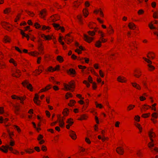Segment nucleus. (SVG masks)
<instances>
[{"label": "nucleus", "mask_w": 158, "mask_h": 158, "mask_svg": "<svg viewBox=\"0 0 158 158\" xmlns=\"http://www.w3.org/2000/svg\"><path fill=\"white\" fill-rule=\"evenodd\" d=\"M148 135L150 138L151 142L149 143L148 144L149 147L150 148L151 151L153 152L155 151L156 152H158V148L155 147L154 148H152V147H154V144L152 143L153 142V139H152V137H154L156 136L155 134L152 131H149L148 132Z\"/></svg>", "instance_id": "nucleus-1"}, {"label": "nucleus", "mask_w": 158, "mask_h": 158, "mask_svg": "<svg viewBox=\"0 0 158 158\" xmlns=\"http://www.w3.org/2000/svg\"><path fill=\"white\" fill-rule=\"evenodd\" d=\"M64 88L66 90H71V91H73V90L71 89L74 88V84L73 82H70L69 83V85L64 84Z\"/></svg>", "instance_id": "nucleus-2"}, {"label": "nucleus", "mask_w": 158, "mask_h": 158, "mask_svg": "<svg viewBox=\"0 0 158 158\" xmlns=\"http://www.w3.org/2000/svg\"><path fill=\"white\" fill-rule=\"evenodd\" d=\"M2 148H0V150L5 153H7L8 149L11 151H12L13 150V148L7 145L5 146L3 145L2 146Z\"/></svg>", "instance_id": "nucleus-3"}, {"label": "nucleus", "mask_w": 158, "mask_h": 158, "mask_svg": "<svg viewBox=\"0 0 158 158\" xmlns=\"http://www.w3.org/2000/svg\"><path fill=\"white\" fill-rule=\"evenodd\" d=\"M22 84L24 87H26L27 88L30 89L31 91L32 90V85L27 81L26 80L22 82Z\"/></svg>", "instance_id": "nucleus-4"}, {"label": "nucleus", "mask_w": 158, "mask_h": 158, "mask_svg": "<svg viewBox=\"0 0 158 158\" xmlns=\"http://www.w3.org/2000/svg\"><path fill=\"white\" fill-rule=\"evenodd\" d=\"M1 24L3 27L5 28L6 29L9 31H11L12 30V28L10 26H8L9 23L5 22H3L1 23Z\"/></svg>", "instance_id": "nucleus-5"}, {"label": "nucleus", "mask_w": 158, "mask_h": 158, "mask_svg": "<svg viewBox=\"0 0 158 158\" xmlns=\"http://www.w3.org/2000/svg\"><path fill=\"white\" fill-rule=\"evenodd\" d=\"M34 26L36 28H41L42 30H45L49 29L50 28L49 27H46L45 26H43L42 27L38 23H35Z\"/></svg>", "instance_id": "nucleus-6"}, {"label": "nucleus", "mask_w": 158, "mask_h": 158, "mask_svg": "<svg viewBox=\"0 0 158 158\" xmlns=\"http://www.w3.org/2000/svg\"><path fill=\"white\" fill-rule=\"evenodd\" d=\"M143 58L146 61L147 63H149V64L148 65V66L150 68V70H153L155 69V67L151 65V64H152V62L150 61L148 59L144 57H143Z\"/></svg>", "instance_id": "nucleus-7"}, {"label": "nucleus", "mask_w": 158, "mask_h": 158, "mask_svg": "<svg viewBox=\"0 0 158 158\" xmlns=\"http://www.w3.org/2000/svg\"><path fill=\"white\" fill-rule=\"evenodd\" d=\"M52 25L57 30L60 29L62 32H64V27H60L59 24L54 23Z\"/></svg>", "instance_id": "nucleus-8"}, {"label": "nucleus", "mask_w": 158, "mask_h": 158, "mask_svg": "<svg viewBox=\"0 0 158 158\" xmlns=\"http://www.w3.org/2000/svg\"><path fill=\"white\" fill-rule=\"evenodd\" d=\"M70 36L69 34H67L65 38L64 39L65 41H66L67 42V43L68 44H69V43H71L73 40L72 39H71L70 38Z\"/></svg>", "instance_id": "nucleus-9"}, {"label": "nucleus", "mask_w": 158, "mask_h": 158, "mask_svg": "<svg viewBox=\"0 0 158 158\" xmlns=\"http://www.w3.org/2000/svg\"><path fill=\"white\" fill-rule=\"evenodd\" d=\"M84 38L85 40L89 43L91 42L93 40V38L90 37L86 35H84Z\"/></svg>", "instance_id": "nucleus-10"}, {"label": "nucleus", "mask_w": 158, "mask_h": 158, "mask_svg": "<svg viewBox=\"0 0 158 158\" xmlns=\"http://www.w3.org/2000/svg\"><path fill=\"white\" fill-rule=\"evenodd\" d=\"M39 96L37 94H35V96L34 98V102L37 105H39V102H40V101L39 100Z\"/></svg>", "instance_id": "nucleus-11"}, {"label": "nucleus", "mask_w": 158, "mask_h": 158, "mask_svg": "<svg viewBox=\"0 0 158 158\" xmlns=\"http://www.w3.org/2000/svg\"><path fill=\"white\" fill-rule=\"evenodd\" d=\"M116 152L118 154L122 155L123 154L124 151L123 149L120 147H118L117 148Z\"/></svg>", "instance_id": "nucleus-12"}, {"label": "nucleus", "mask_w": 158, "mask_h": 158, "mask_svg": "<svg viewBox=\"0 0 158 158\" xmlns=\"http://www.w3.org/2000/svg\"><path fill=\"white\" fill-rule=\"evenodd\" d=\"M70 136L73 139H76V136L75 133L73 131H71L70 132Z\"/></svg>", "instance_id": "nucleus-13"}, {"label": "nucleus", "mask_w": 158, "mask_h": 158, "mask_svg": "<svg viewBox=\"0 0 158 158\" xmlns=\"http://www.w3.org/2000/svg\"><path fill=\"white\" fill-rule=\"evenodd\" d=\"M46 11L44 9L43 10L41 11H40V15L42 18H44L46 15Z\"/></svg>", "instance_id": "nucleus-14"}, {"label": "nucleus", "mask_w": 158, "mask_h": 158, "mask_svg": "<svg viewBox=\"0 0 158 158\" xmlns=\"http://www.w3.org/2000/svg\"><path fill=\"white\" fill-rule=\"evenodd\" d=\"M118 81L121 82H124L126 81V80L125 79V78L121 76H119L117 78Z\"/></svg>", "instance_id": "nucleus-15"}, {"label": "nucleus", "mask_w": 158, "mask_h": 158, "mask_svg": "<svg viewBox=\"0 0 158 158\" xmlns=\"http://www.w3.org/2000/svg\"><path fill=\"white\" fill-rule=\"evenodd\" d=\"M14 106L15 108L14 110V111L15 113L16 114H19V109L18 108V107L17 106L14 105Z\"/></svg>", "instance_id": "nucleus-16"}, {"label": "nucleus", "mask_w": 158, "mask_h": 158, "mask_svg": "<svg viewBox=\"0 0 158 158\" xmlns=\"http://www.w3.org/2000/svg\"><path fill=\"white\" fill-rule=\"evenodd\" d=\"M129 28L130 29H134V28H135V25L133 23H129L128 25Z\"/></svg>", "instance_id": "nucleus-17"}, {"label": "nucleus", "mask_w": 158, "mask_h": 158, "mask_svg": "<svg viewBox=\"0 0 158 158\" xmlns=\"http://www.w3.org/2000/svg\"><path fill=\"white\" fill-rule=\"evenodd\" d=\"M131 84L134 87H135L136 88L138 89H140V87L139 85L138 84H137L136 83H131Z\"/></svg>", "instance_id": "nucleus-18"}, {"label": "nucleus", "mask_w": 158, "mask_h": 158, "mask_svg": "<svg viewBox=\"0 0 158 158\" xmlns=\"http://www.w3.org/2000/svg\"><path fill=\"white\" fill-rule=\"evenodd\" d=\"M51 87L50 85H48L47 86H46L44 89H43L40 90V92H41L43 91H44L46 90H47L51 88Z\"/></svg>", "instance_id": "nucleus-19"}, {"label": "nucleus", "mask_w": 158, "mask_h": 158, "mask_svg": "<svg viewBox=\"0 0 158 158\" xmlns=\"http://www.w3.org/2000/svg\"><path fill=\"white\" fill-rule=\"evenodd\" d=\"M68 73L70 74L73 75L75 74L76 72L75 70L74 69H70Z\"/></svg>", "instance_id": "nucleus-20"}, {"label": "nucleus", "mask_w": 158, "mask_h": 158, "mask_svg": "<svg viewBox=\"0 0 158 158\" xmlns=\"http://www.w3.org/2000/svg\"><path fill=\"white\" fill-rule=\"evenodd\" d=\"M42 37L46 39L47 40L52 39V37L51 36H50V35L46 36L45 35H42Z\"/></svg>", "instance_id": "nucleus-21"}, {"label": "nucleus", "mask_w": 158, "mask_h": 158, "mask_svg": "<svg viewBox=\"0 0 158 158\" xmlns=\"http://www.w3.org/2000/svg\"><path fill=\"white\" fill-rule=\"evenodd\" d=\"M99 33L101 34V35L102 36V38H101L102 42L104 43L105 42H106L105 40L103 38V33H102V32L100 31H99Z\"/></svg>", "instance_id": "nucleus-22"}, {"label": "nucleus", "mask_w": 158, "mask_h": 158, "mask_svg": "<svg viewBox=\"0 0 158 158\" xmlns=\"http://www.w3.org/2000/svg\"><path fill=\"white\" fill-rule=\"evenodd\" d=\"M57 60L60 62H62L63 61V57L61 56H58L57 57Z\"/></svg>", "instance_id": "nucleus-23"}, {"label": "nucleus", "mask_w": 158, "mask_h": 158, "mask_svg": "<svg viewBox=\"0 0 158 158\" xmlns=\"http://www.w3.org/2000/svg\"><path fill=\"white\" fill-rule=\"evenodd\" d=\"M83 12L84 16L85 17H86L88 15V13H87V12H88V10L86 9H84Z\"/></svg>", "instance_id": "nucleus-24"}, {"label": "nucleus", "mask_w": 158, "mask_h": 158, "mask_svg": "<svg viewBox=\"0 0 158 158\" xmlns=\"http://www.w3.org/2000/svg\"><path fill=\"white\" fill-rule=\"evenodd\" d=\"M69 111V110L68 109L66 108L64 110L63 114L65 116L67 115L68 114V112Z\"/></svg>", "instance_id": "nucleus-25"}, {"label": "nucleus", "mask_w": 158, "mask_h": 158, "mask_svg": "<svg viewBox=\"0 0 158 158\" xmlns=\"http://www.w3.org/2000/svg\"><path fill=\"white\" fill-rule=\"evenodd\" d=\"M59 122L60 123V126L61 127H63L64 125V123L63 122L62 120L60 119L59 120Z\"/></svg>", "instance_id": "nucleus-26"}, {"label": "nucleus", "mask_w": 158, "mask_h": 158, "mask_svg": "<svg viewBox=\"0 0 158 158\" xmlns=\"http://www.w3.org/2000/svg\"><path fill=\"white\" fill-rule=\"evenodd\" d=\"M101 42L99 40L97 41L95 44L96 46L97 47H100L101 46Z\"/></svg>", "instance_id": "nucleus-27"}, {"label": "nucleus", "mask_w": 158, "mask_h": 158, "mask_svg": "<svg viewBox=\"0 0 158 158\" xmlns=\"http://www.w3.org/2000/svg\"><path fill=\"white\" fill-rule=\"evenodd\" d=\"M88 33L89 35L91 36H93L95 34L94 31H89L88 32Z\"/></svg>", "instance_id": "nucleus-28"}, {"label": "nucleus", "mask_w": 158, "mask_h": 158, "mask_svg": "<svg viewBox=\"0 0 158 158\" xmlns=\"http://www.w3.org/2000/svg\"><path fill=\"white\" fill-rule=\"evenodd\" d=\"M99 12H100V15H101V16L102 17H103V14L101 10H95L94 11V13H97Z\"/></svg>", "instance_id": "nucleus-29"}, {"label": "nucleus", "mask_w": 158, "mask_h": 158, "mask_svg": "<svg viewBox=\"0 0 158 158\" xmlns=\"http://www.w3.org/2000/svg\"><path fill=\"white\" fill-rule=\"evenodd\" d=\"M152 115V117L156 118L158 117V114L156 113H153Z\"/></svg>", "instance_id": "nucleus-30"}, {"label": "nucleus", "mask_w": 158, "mask_h": 158, "mask_svg": "<svg viewBox=\"0 0 158 158\" xmlns=\"http://www.w3.org/2000/svg\"><path fill=\"white\" fill-rule=\"evenodd\" d=\"M56 69H54V68H53L52 67H50L48 69V71H50V72L54 71L56 70Z\"/></svg>", "instance_id": "nucleus-31"}, {"label": "nucleus", "mask_w": 158, "mask_h": 158, "mask_svg": "<svg viewBox=\"0 0 158 158\" xmlns=\"http://www.w3.org/2000/svg\"><path fill=\"white\" fill-rule=\"evenodd\" d=\"M5 40L6 42H10V38L7 36H5Z\"/></svg>", "instance_id": "nucleus-32"}, {"label": "nucleus", "mask_w": 158, "mask_h": 158, "mask_svg": "<svg viewBox=\"0 0 158 158\" xmlns=\"http://www.w3.org/2000/svg\"><path fill=\"white\" fill-rule=\"evenodd\" d=\"M75 102V101L73 100H71L70 101V103L69 104V106H72L73 104Z\"/></svg>", "instance_id": "nucleus-33"}, {"label": "nucleus", "mask_w": 158, "mask_h": 158, "mask_svg": "<svg viewBox=\"0 0 158 158\" xmlns=\"http://www.w3.org/2000/svg\"><path fill=\"white\" fill-rule=\"evenodd\" d=\"M150 114L149 113L148 114H142V116L144 118H147L149 116Z\"/></svg>", "instance_id": "nucleus-34"}, {"label": "nucleus", "mask_w": 158, "mask_h": 158, "mask_svg": "<svg viewBox=\"0 0 158 158\" xmlns=\"http://www.w3.org/2000/svg\"><path fill=\"white\" fill-rule=\"evenodd\" d=\"M153 17L154 18H158V12H155L154 13Z\"/></svg>", "instance_id": "nucleus-35"}, {"label": "nucleus", "mask_w": 158, "mask_h": 158, "mask_svg": "<svg viewBox=\"0 0 158 158\" xmlns=\"http://www.w3.org/2000/svg\"><path fill=\"white\" fill-rule=\"evenodd\" d=\"M68 96H69V97H72V94L70 93H67L66 94V96H65L66 98L67 99H68L69 98V97Z\"/></svg>", "instance_id": "nucleus-36"}, {"label": "nucleus", "mask_w": 158, "mask_h": 158, "mask_svg": "<svg viewBox=\"0 0 158 158\" xmlns=\"http://www.w3.org/2000/svg\"><path fill=\"white\" fill-rule=\"evenodd\" d=\"M77 19H78V20H79V23L81 24H82V19H81V16H77Z\"/></svg>", "instance_id": "nucleus-37"}, {"label": "nucleus", "mask_w": 158, "mask_h": 158, "mask_svg": "<svg viewBox=\"0 0 158 158\" xmlns=\"http://www.w3.org/2000/svg\"><path fill=\"white\" fill-rule=\"evenodd\" d=\"M30 150H25V151L27 153H31L34 152V151L31 149H29Z\"/></svg>", "instance_id": "nucleus-38"}, {"label": "nucleus", "mask_w": 158, "mask_h": 158, "mask_svg": "<svg viewBox=\"0 0 158 158\" xmlns=\"http://www.w3.org/2000/svg\"><path fill=\"white\" fill-rule=\"evenodd\" d=\"M10 11V10L9 8H7L5 10H4V12L5 14L9 13Z\"/></svg>", "instance_id": "nucleus-39"}, {"label": "nucleus", "mask_w": 158, "mask_h": 158, "mask_svg": "<svg viewBox=\"0 0 158 158\" xmlns=\"http://www.w3.org/2000/svg\"><path fill=\"white\" fill-rule=\"evenodd\" d=\"M135 106L133 105H129V106L128 107V110H130L131 109H132L134 107H135Z\"/></svg>", "instance_id": "nucleus-40"}, {"label": "nucleus", "mask_w": 158, "mask_h": 158, "mask_svg": "<svg viewBox=\"0 0 158 158\" xmlns=\"http://www.w3.org/2000/svg\"><path fill=\"white\" fill-rule=\"evenodd\" d=\"M96 106L97 107H99L100 108H101L102 107V106L101 104H98L97 102H96Z\"/></svg>", "instance_id": "nucleus-41"}, {"label": "nucleus", "mask_w": 158, "mask_h": 158, "mask_svg": "<svg viewBox=\"0 0 158 158\" xmlns=\"http://www.w3.org/2000/svg\"><path fill=\"white\" fill-rule=\"evenodd\" d=\"M135 119L136 121L139 122L140 120V117L138 115L136 116Z\"/></svg>", "instance_id": "nucleus-42"}, {"label": "nucleus", "mask_w": 158, "mask_h": 158, "mask_svg": "<svg viewBox=\"0 0 158 158\" xmlns=\"http://www.w3.org/2000/svg\"><path fill=\"white\" fill-rule=\"evenodd\" d=\"M67 123L70 125H72L73 123V122L72 121L70 118L68 120Z\"/></svg>", "instance_id": "nucleus-43"}, {"label": "nucleus", "mask_w": 158, "mask_h": 158, "mask_svg": "<svg viewBox=\"0 0 158 158\" xmlns=\"http://www.w3.org/2000/svg\"><path fill=\"white\" fill-rule=\"evenodd\" d=\"M136 126L139 130H142V128L140 127V125L138 123H136L135 124Z\"/></svg>", "instance_id": "nucleus-44"}, {"label": "nucleus", "mask_w": 158, "mask_h": 158, "mask_svg": "<svg viewBox=\"0 0 158 158\" xmlns=\"http://www.w3.org/2000/svg\"><path fill=\"white\" fill-rule=\"evenodd\" d=\"M10 63H13L15 66H16V64L15 63V61L13 59H11L10 60Z\"/></svg>", "instance_id": "nucleus-45"}, {"label": "nucleus", "mask_w": 158, "mask_h": 158, "mask_svg": "<svg viewBox=\"0 0 158 158\" xmlns=\"http://www.w3.org/2000/svg\"><path fill=\"white\" fill-rule=\"evenodd\" d=\"M43 136L41 135H39L37 139L39 141H40L43 138Z\"/></svg>", "instance_id": "nucleus-46"}, {"label": "nucleus", "mask_w": 158, "mask_h": 158, "mask_svg": "<svg viewBox=\"0 0 158 158\" xmlns=\"http://www.w3.org/2000/svg\"><path fill=\"white\" fill-rule=\"evenodd\" d=\"M61 38H62V37L61 36L60 37L59 39V42L62 45H64V42L61 41Z\"/></svg>", "instance_id": "nucleus-47"}, {"label": "nucleus", "mask_w": 158, "mask_h": 158, "mask_svg": "<svg viewBox=\"0 0 158 158\" xmlns=\"http://www.w3.org/2000/svg\"><path fill=\"white\" fill-rule=\"evenodd\" d=\"M15 128L16 129L18 132L20 131V128L17 126H14Z\"/></svg>", "instance_id": "nucleus-48"}, {"label": "nucleus", "mask_w": 158, "mask_h": 158, "mask_svg": "<svg viewBox=\"0 0 158 158\" xmlns=\"http://www.w3.org/2000/svg\"><path fill=\"white\" fill-rule=\"evenodd\" d=\"M149 27L151 29H156V28L155 27H153V25L152 24H151V25L149 24Z\"/></svg>", "instance_id": "nucleus-49"}, {"label": "nucleus", "mask_w": 158, "mask_h": 158, "mask_svg": "<svg viewBox=\"0 0 158 158\" xmlns=\"http://www.w3.org/2000/svg\"><path fill=\"white\" fill-rule=\"evenodd\" d=\"M88 81L91 83H93L92 81V77H91L90 76H89L88 78Z\"/></svg>", "instance_id": "nucleus-50"}, {"label": "nucleus", "mask_w": 158, "mask_h": 158, "mask_svg": "<svg viewBox=\"0 0 158 158\" xmlns=\"http://www.w3.org/2000/svg\"><path fill=\"white\" fill-rule=\"evenodd\" d=\"M78 67L80 69H85L86 68V67L85 66H83L81 65H79Z\"/></svg>", "instance_id": "nucleus-51"}, {"label": "nucleus", "mask_w": 158, "mask_h": 158, "mask_svg": "<svg viewBox=\"0 0 158 158\" xmlns=\"http://www.w3.org/2000/svg\"><path fill=\"white\" fill-rule=\"evenodd\" d=\"M27 12L29 15H30L31 16H33L34 15V13L32 12L28 11H27Z\"/></svg>", "instance_id": "nucleus-52"}, {"label": "nucleus", "mask_w": 158, "mask_h": 158, "mask_svg": "<svg viewBox=\"0 0 158 158\" xmlns=\"http://www.w3.org/2000/svg\"><path fill=\"white\" fill-rule=\"evenodd\" d=\"M15 144L14 142L11 140L10 143V145L11 146H13Z\"/></svg>", "instance_id": "nucleus-53"}, {"label": "nucleus", "mask_w": 158, "mask_h": 158, "mask_svg": "<svg viewBox=\"0 0 158 158\" xmlns=\"http://www.w3.org/2000/svg\"><path fill=\"white\" fill-rule=\"evenodd\" d=\"M15 49L17 50L18 52H19L20 53H22V51L18 47H15Z\"/></svg>", "instance_id": "nucleus-54"}, {"label": "nucleus", "mask_w": 158, "mask_h": 158, "mask_svg": "<svg viewBox=\"0 0 158 158\" xmlns=\"http://www.w3.org/2000/svg\"><path fill=\"white\" fill-rule=\"evenodd\" d=\"M41 149L43 151H45L46 150V148L45 146L42 145V146Z\"/></svg>", "instance_id": "nucleus-55"}, {"label": "nucleus", "mask_w": 158, "mask_h": 158, "mask_svg": "<svg viewBox=\"0 0 158 158\" xmlns=\"http://www.w3.org/2000/svg\"><path fill=\"white\" fill-rule=\"evenodd\" d=\"M98 138L99 139H102V140L104 141V140H105L106 139V138L105 137H104L103 138H102V139L101 138V137L100 136V135H99L98 136Z\"/></svg>", "instance_id": "nucleus-56"}, {"label": "nucleus", "mask_w": 158, "mask_h": 158, "mask_svg": "<svg viewBox=\"0 0 158 158\" xmlns=\"http://www.w3.org/2000/svg\"><path fill=\"white\" fill-rule=\"evenodd\" d=\"M4 112L3 108L2 107H0V114H2Z\"/></svg>", "instance_id": "nucleus-57"}, {"label": "nucleus", "mask_w": 158, "mask_h": 158, "mask_svg": "<svg viewBox=\"0 0 158 158\" xmlns=\"http://www.w3.org/2000/svg\"><path fill=\"white\" fill-rule=\"evenodd\" d=\"M17 99L20 100H23L25 99V98L24 97H17Z\"/></svg>", "instance_id": "nucleus-58"}, {"label": "nucleus", "mask_w": 158, "mask_h": 158, "mask_svg": "<svg viewBox=\"0 0 158 158\" xmlns=\"http://www.w3.org/2000/svg\"><path fill=\"white\" fill-rule=\"evenodd\" d=\"M46 115L47 116H48V117H49L50 116V114L48 111L46 110Z\"/></svg>", "instance_id": "nucleus-59"}, {"label": "nucleus", "mask_w": 158, "mask_h": 158, "mask_svg": "<svg viewBox=\"0 0 158 158\" xmlns=\"http://www.w3.org/2000/svg\"><path fill=\"white\" fill-rule=\"evenodd\" d=\"M99 74H100V76L102 77H104V75L101 70H99Z\"/></svg>", "instance_id": "nucleus-60"}, {"label": "nucleus", "mask_w": 158, "mask_h": 158, "mask_svg": "<svg viewBox=\"0 0 158 158\" xmlns=\"http://www.w3.org/2000/svg\"><path fill=\"white\" fill-rule=\"evenodd\" d=\"M80 4V2L78 4L77 2H76L74 3V6L75 7H77Z\"/></svg>", "instance_id": "nucleus-61"}, {"label": "nucleus", "mask_w": 158, "mask_h": 158, "mask_svg": "<svg viewBox=\"0 0 158 158\" xmlns=\"http://www.w3.org/2000/svg\"><path fill=\"white\" fill-rule=\"evenodd\" d=\"M35 149L37 152H40V148L38 147H36L35 148Z\"/></svg>", "instance_id": "nucleus-62"}, {"label": "nucleus", "mask_w": 158, "mask_h": 158, "mask_svg": "<svg viewBox=\"0 0 158 158\" xmlns=\"http://www.w3.org/2000/svg\"><path fill=\"white\" fill-rule=\"evenodd\" d=\"M4 120V119L3 118V117L2 116L0 117V123H2Z\"/></svg>", "instance_id": "nucleus-63"}, {"label": "nucleus", "mask_w": 158, "mask_h": 158, "mask_svg": "<svg viewBox=\"0 0 158 158\" xmlns=\"http://www.w3.org/2000/svg\"><path fill=\"white\" fill-rule=\"evenodd\" d=\"M85 141L88 143H91L89 139L88 138H86Z\"/></svg>", "instance_id": "nucleus-64"}]
</instances>
